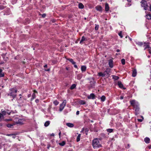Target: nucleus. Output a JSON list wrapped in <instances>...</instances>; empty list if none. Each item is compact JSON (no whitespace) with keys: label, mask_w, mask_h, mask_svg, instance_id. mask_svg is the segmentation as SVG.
Here are the masks:
<instances>
[{"label":"nucleus","mask_w":151,"mask_h":151,"mask_svg":"<svg viewBox=\"0 0 151 151\" xmlns=\"http://www.w3.org/2000/svg\"><path fill=\"white\" fill-rule=\"evenodd\" d=\"M66 102V100H64L62 104H60L59 108V111H62L63 110L64 107L65 106Z\"/></svg>","instance_id":"obj_5"},{"label":"nucleus","mask_w":151,"mask_h":151,"mask_svg":"<svg viewBox=\"0 0 151 151\" xmlns=\"http://www.w3.org/2000/svg\"><path fill=\"white\" fill-rule=\"evenodd\" d=\"M148 50L149 53L151 54V47H150L148 49Z\"/></svg>","instance_id":"obj_43"},{"label":"nucleus","mask_w":151,"mask_h":151,"mask_svg":"<svg viewBox=\"0 0 151 151\" xmlns=\"http://www.w3.org/2000/svg\"><path fill=\"white\" fill-rule=\"evenodd\" d=\"M132 0H127V1L129 2H130Z\"/></svg>","instance_id":"obj_60"},{"label":"nucleus","mask_w":151,"mask_h":151,"mask_svg":"<svg viewBox=\"0 0 151 151\" xmlns=\"http://www.w3.org/2000/svg\"><path fill=\"white\" fill-rule=\"evenodd\" d=\"M88 128H86L85 129V132H86V134L87 135V132H88Z\"/></svg>","instance_id":"obj_41"},{"label":"nucleus","mask_w":151,"mask_h":151,"mask_svg":"<svg viewBox=\"0 0 151 151\" xmlns=\"http://www.w3.org/2000/svg\"><path fill=\"white\" fill-rule=\"evenodd\" d=\"M81 136V134H79L78 135V136L77 137V139H76V141L77 142H78L80 141Z\"/></svg>","instance_id":"obj_25"},{"label":"nucleus","mask_w":151,"mask_h":151,"mask_svg":"<svg viewBox=\"0 0 151 151\" xmlns=\"http://www.w3.org/2000/svg\"><path fill=\"white\" fill-rule=\"evenodd\" d=\"M120 51V50L119 49H117L116 50V52H119Z\"/></svg>","instance_id":"obj_55"},{"label":"nucleus","mask_w":151,"mask_h":151,"mask_svg":"<svg viewBox=\"0 0 151 151\" xmlns=\"http://www.w3.org/2000/svg\"><path fill=\"white\" fill-rule=\"evenodd\" d=\"M12 136H12V138H13V139H14V138H15V137H15V134H14V135H12Z\"/></svg>","instance_id":"obj_50"},{"label":"nucleus","mask_w":151,"mask_h":151,"mask_svg":"<svg viewBox=\"0 0 151 151\" xmlns=\"http://www.w3.org/2000/svg\"><path fill=\"white\" fill-rule=\"evenodd\" d=\"M50 124V121H46L44 124V126L46 127H47Z\"/></svg>","instance_id":"obj_27"},{"label":"nucleus","mask_w":151,"mask_h":151,"mask_svg":"<svg viewBox=\"0 0 151 151\" xmlns=\"http://www.w3.org/2000/svg\"><path fill=\"white\" fill-rule=\"evenodd\" d=\"M51 136H54V133H52L51 135H50Z\"/></svg>","instance_id":"obj_56"},{"label":"nucleus","mask_w":151,"mask_h":151,"mask_svg":"<svg viewBox=\"0 0 151 151\" xmlns=\"http://www.w3.org/2000/svg\"><path fill=\"white\" fill-rule=\"evenodd\" d=\"M118 85L119 86V87L121 88H123L124 89H125V88L123 87V85L122 83V82L121 81H118Z\"/></svg>","instance_id":"obj_8"},{"label":"nucleus","mask_w":151,"mask_h":151,"mask_svg":"<svg viewBox=\"0 0 151 151\" xmlns=\"http://www.w3.org/2000/svg\"><path fill=\"white\" fill-rule=\"evenodd\" d=\"M90 83H91V84H92V83H93V84H94L95 83H96V82L93 81V82H92V81H91Z\"/></svg>","instance_id":"obj_49"},{"label":"nucleus","mask_w":151,"mask_h":151,"mask_svg":"<svg viewBox=\"0 0 151 151\" xmlns=\"http://www.w3.org/2000/svg\"><path fill=\"white\" fill-rule=\"evenodd\" d=\"M101 101L102 102L104 101L106 99V97L104 95L102 96L101 97Z\"/></svg>","instance_id":"obj_19"},{"label":"nucleus","mask_w":151,"mask_h":151,"mask_svg":"<svg viewBox=\"0 0 151 151\" xmlns=\"http://www.w3.org/2000/svg\"><path fill=\"white\" fill-rule=\"evenodd\" d=\"M137 74L136 70L135 69L132 70V76L133 77H135L136 76Z\"/></svg>","instance_id":"obj_12"},{"label":"nucleus","mask_w":151,"mask_h":151,"mask_svg":"<svg viewBox=\"0 0 151 151\" xmlns=\"http://www.w3.org/2000/svg\"><path fill=\"white\" fill-rule=\"evenodd\" d=\"M31 95L30 94H29L28 95V97H29L31 96Z\"/></svg>","instance_id":"obj_63"},{"label":"nucleus","mask_w":151,"mask_h":151,"mask_svg":"<svg viewBox=\"0 0 151 151\" xmlns=\"http://www.w3.org/2000/svg\"><path fill=\"white\" fill-rule=\"evenodd\" d=\"M17 90L16 88H12L9 89V92L8 94V96L12 97L13 99H14L17 96L16 93Z\"/></svg>","instance_id":"obj_3"},{"label":"nucleus","mask_w":151,"mask_h":151,"mask_svg":"<svg viewBox=\"0 0 151 151\" xmlns=\"http://www.w3.org/2000/svg\"><path fill=\"white\" fill-rule=\"evenodd\" d=\"M95 29L96 30H97L99 29V25L98 24H95Z\"/></svg>","instance_id":"obj_36"},{"label":"nucleus","mask_w":151,"mask_h":151,"mask_svg":"<svg viewBox=\"0 0 151 151\" xmlns=\"http://www.w3.org/2000/svg\"><path fill=\"white\" fill-rule=\"evenodd\" d=\"M13 135H14V134H8L6 135L9 136H12Z\"/></svg>","instance_id":"obj_47"},{"label":"nucleus","mask_w":151,"mask_h":151,"mask_svg":"<svg viewBox=\"0 0 151 151\" xmlns=\"http://www.w3.org/2000/svg\"><path fill=\"white\" fill-rule=\"evenodd\" d=\"M22 119H19L18 120V121L16 122V123L17 124H22Z\"/></svg>","instance_id":"obj_33"},{"label":"nucleus","mask_w":151,"mask_h":151,"mask_svg":"<svg viewBox=\"0 0 151 151\" xmlns=\"http://www.w3.org/2000/svg\"><path fill=\"white\" fill-rule=\"evenodd\" d=\"M19 96H20V98H21V96H22V95L21 94H19Z\"/></svg>","instance_id":"obj_59"},{"label":"nucleus","mask_w":151,"mask_h":151,"mask_svg":"<svg viewBox=\"0 0 151 151\" xmlns=\"http://www.w3.org/2000/svg\"><path fill=\"white\" fill-rule=\"evenodd\" d=\"M125 147L127 148H129L130 147V145L129 144H127L125 145Z\"/></svg>","instance_id":"obj_42"},{"label":"nucleus","mask_w":151,"mask_h":151,"mask_svg":"<svg viewBox=\"0 0 151 151\" xmlns=\"http://www.w3.org/2000/svg\"><path fill=\"white\" fill-rule=\"evenodd\" d=\"M15 125L14 124H6V126L8 128H13V126L14 125Z\"/></svg>","instance_id":"obj_17"},{"label":"nucleus","mask_w":151,"mask_h":151,"mask_svg":"<svg viewBox=\"0 0 151 151\" xmlns=\"http://www.w3.org/2000/svg\"><path fill=\"white\" fill-rule=\"evenodd\" d=\"M86 69V67L85 65H82L81 66V69L82 72H85Z\"/></svg>","instance_id":"obj_13"},{"label":"nucleus","mask_w":151,"mask_h":151,"mask_svg":"<svg viewBox=\"0 0 151 151\" xmlns=\"http://www.w3.org/2000/svg\"><path fill=\"white\" fill-rule=\"evenodd\" d=\"M1 112H2V114H3V116H5L6 114L7 113V112L6 111H2V110H1Z\"/></svg>","instance_id":"obj_35"},{"label":"nucleus","mask_w":151,"mask_h":151,"mask_svg":"<svg viewBox=\"0 0 151 151\" xmlns=\"http://www.w3.org/2000/svg\"><path fill=\"white\" fill-rule=\"evenodd\" d=\"M150 140L149 138L147 137H146L144 139V141L147 143H150Z\"/></svg>","instance_id":"obj_16"},{"label":"nucleus","mask_w":151,"mask_h":151,"mask_svg":"<svg viewBox=\"0 0 151 151\" xmlns=\"http://www.w3.org/2000/svg\"><path fill=\"white\" fill-rule=\"evenodd\" d=\"M44 68H47V65H45L44 66Z\"/></svg>","instance_id":"obj_58"},{"label":"nucleus","mask_w":151,"mask_h":151,"mask_svg":"<svg viewBox=\"0 0 151 151\" xmlns=\"http://www.w3.org/2000/svg\"><path fill=\"white\" fill-rule=\"evenodd\" d=\"M82 77V75L80 74H79L77 75V79L79 80L81 79Z\"/></svg>","instance_id":"obj_29"},{"label":"nucleus","mask_w":151,"mask_h":151,"mask_svg":"<svg viewBox=\"0 0 151 151\" xmlns=\"http://www.w3.org/2000/svg\"><path fill=\"white\" fill-rule=\"evenodd\" d=\"M50 147V145H48L47 147V149H49Z\"/></svg>","instance_id":"obj_57"},{"label":"nucleus","mask_w":151,"mask_h":151,"mask_svg":"<svg viewBox=\"0 0 151 151\" xmlns=\"http://www.w3.org/2000/svg\"><path fill=\"white\" fill-rule=\"evenodd\" d=\"M118 35L120 36L121 38H122L123 37V36L122 35V33L121 31L118 33Z\"/></svg>","instance_id":"obj_39"},{"label":"nucleus","mask_w":151,"mask_h":151,"mask_svg":"<svg viewBox=\"0 0 151 151\" xmlns=\"http://www.w3.org/2000/svg\"><path fill=\"white\" fill-rule=\"evenodd\" d=\"M65 69H66L67 70H68V68L67 67H66L65 68Z\"/></svg>","instance_id":"obj_62"},{"label":"nucleus","mask_w":151,"mask_h":151,"mask_svg":"<svg viewBox=\"0 0 151 151\" xmlns=\"http://www.w3.org/2000/svg\"><path fill=\"white\" fill-rule=\"evenodd\" d=\"M61 132H60L59 133V138H60V135H61Z\"/></svg>","instance_id":"obj_54"},{"label":"nucleus","mask_w":151,"mask_h":151,"mask_svg":"<svg viewBox=\"0 0 151 151\" xmlns=\"http://www.w3.org/2000/svg\"><path fill=\"white\" fill-rule=\"evenodd\" d=\"M5 7L3 5H0V9L2 10L4 9L5 8Z\"/></svg>","instance_id":"obj_38"},{"label":"nucleus","mask_w":151,"mask_h":151,"mask_svg":"<svg viewBox=\"0 0 151 151\" xmlns=\"http://www.w3.org/2000/svg\"><path fill=\"white\" fill-rule=\"evenodd\" d=\"M140 3L141 4V6L144 7L145 10H146L148 6L147 2L145 1H142Z\"/></svg>","instance_id":"obj_6"},{"label":"nucleus","mask_w":151,"mask_h":151,"mask_svg":"<svg viewBox=\"0 0 151 151\" xmlns=\"http://www.w3.org/2000/svg\"><path fill=\"white\" fill-rule=\"evenodd\" d=\"M36 96L35 94V93H33L32 94V98L31 99V101H33L34 99L36 98Z\"/></svg>","instance_id":"obj_23"},{"label":"nucleus","mask_w":151,"mask_h":151,"mask_svg":"<svg viewBox=\"0 0 151 151\" xmlns=\"http://www.w3.org/2000/svg\"><path fill=\"white\" fill-rule=\"evenodd\" d=\"M124 98V97L122 96H121L120 97V99L121 100L123 99Z\"/></svg>","instance_id":"obj_52"},{"label":"nucleus","mask_w":151,"mask_h":151,"mask_svg":"<svg viewBox=\"0 0 151 151\" xmlns=\"http://www.w3.org/2000/svg\"><path fill=\"white\" fill-rule=\"evenodd\" d=\"M4 118V116H3V114L0 113V121H1Z\"/></svg>","instance_id":"obj_32"},{"label":"nucleus","mask_w":151,"mask_h":151,"mask_svg":"<svg viewBox=\"0 0 151 151\" xmlns=\"http://www.w3.org/2000/svg\"><path fill=\"white\" fill-rule=\"evenodd\" d=\"M112 78L115 80H118L119 78V77L115 75H112Z\"/></svg>","instance_id":"obj_24"},{"label":"nucleus","mask_w":151,"mask_h":151,"mask_svg":"<svg viewBox=\"0 0 151 151\" xmlns=\"http://www.w3.org/2000/svg\"><path fill=\"white\" fill-rule=\"evenodd\" d=\"M66 125L70 128L73 127L74 126V125L73 124L70 123H67L66 124Z\"/></svg>","instance_id":"obj_14"},{"label":"nucleus","mask_w":151,"mask_h":151,"mask_svg":"<svg viewBox=\"0 0 151 151\" xmlns=\"http://www.w3.org/2000/svg\"><path fill=\"white\" fill-rule=\"evenodd\" d=\"M65 143L66 142L65 141H63L62 142L59 143V144L60 146H63L65 144Z\"/></svg>","instance_id":"obj_26"},{"label":"nucleus","mask_w":151,"mask_h":151,"mask_svg":"<svg viewBox=\"0 0 151 151\" xmlns=\"http://www.w3.org/2000/svg\"><path fill=\"white\" fill-rule=\"evenodd\" d=\"M137 121L139 122H142V119H137Z\"/></svg>","instance_id":"obj_45"},{"label":"nucleus","mask_w":151,"mask_h":151,"mask_svg":"<svg viewBox=\"0 0 151 151\" xmlns=\"http://www.w3.org/2000/svg\"><path fill=\"white\" fill-rule=\"evenodd\" d=\"M46 16V14H43L42 15V17L43 18H45Z\"/></svg>","instance_id":"obj_44"},{"label":"nucleus","mask_w":151,"mask_h":151,"mask_svg":"<svg viewBox=\"0 0 151 151\" xmlns=\"http://www.w3.org/2000/svg\"><path fill=\"white\" fill-rule=\"evenodd\" d=\"M33 92H34L33 93H35H35H37V91L35 90H33Z\"/></svg>","instance_id":"obj_51"},{"label":"nucleus","mask_w":151,"mask_h":151,"mask_svg":"<svg viewBox=\"0 0 151 151\" xmlns=\"http://www.w3.org/2000/svg\"><path fill=\"white\" fill-rule=\"evenodd\" d=\"M79 114V111H77L76 113V115H78Z\"/></svg>","instance_id":"obj_53"},{"label":"nucleus","mask_w":151,"mask_h":151,"mask_svg":"<svg viewBox=\"0 0 151 151\" xmlns=\"http://www.w3.org/2000/svg\"><path fill=\"white\" fill-rule=\"evenodd\" d=\"M121 63L123 65H124L125 63V60L124 59H122L121 60Z\"/></svg>","instance_id":"obj_34"},{"label":"nucleus","mask_w":151,"mask_h":151,"mask_svg":"<svg viewBox=\"0 0 151 151\" xmlns=\"http://www.w3.org/2000/svg\"><path fill=\"white\" fill-rule=\"evenodd\" d=\"M74 65V67L76 68H78V66H77L76 64H73Z\"/></svg>","instance_id":"obj_48"},{"label":"nucleus","mask_w":151,"mask_h":151,"mask_svg":"<svg viewBox=\"0 0 151 151\" xmlns=\"http://www.w3.org/2000/svg\"><path fill=\"white\" fill-rule=\"evenodd\" d=\"M92 146L94 149H96L102 147L101 145L100 144L98 138H95L92 141Z\"/></svg>","instance_id":"obj_2"},{"label":"nucleus","mask_w":151,"mask_h":151,"mask_svg":"<svg viewBox=\"0 0 151 151\" xmlns=\"http://www.w3.org/2000/svg\"><path fill=\"white\" fill-rule=\"evenodd\" d=\"M2 70L1 69H0V73H1L2 72Z\"/></svg>","instance_id":"obj_61"},{"label":"nucleus","mask_w":151,"mask_h":151,"mask_svg":"<svg viewBox=\"0 0 151 151\" xmlns=\"http://www.w3.org/2000/svg\"><path fill=\"white\" fill-rule=\"evenodd\" d=\"M150 11H151V5L150 6Z\"/></svg>","instance_id":"obj_64"},{"label":"nucleus","mask_w":151,"mask_h":151,"mask_svg":"<svg viewBox=\"0 0 151 151\" xmlns=\"http://www.w3.org/2000/svg\"><path fill=\"white\" fill-rule=\"evenodd\" d=\"M130 105L134 107L135 111V114L137 115L139 114L140 108L139 104L138 102L135 100H132L130 101Z\"/></svg>","instance_id":"obj_1"},{"label":"nucleus","mask_w":151,"mask_h":151,"mask_svg":"<svg viewBox=\"0 0 151 151\" xmlns=\"http://www.w3.org/2000/svg\"><path fill=\"white\" fill-rule=\"evenodd\" d=\"M84 7V6L81 3H80L78 4V8L79 9H83Z\"/></svg>","instance_id":"obj_20"},{"label":"nucleus","mask_w":151,"mask_h":151,"mask_svg":"<svg viewBox=\"0 0 151 151\" xmlns=\"http://www.w3.org/2000/svg\"><path fill=\"white\" fill-rule=\"evenodd\" d=\"M67 60L70 62L72 64H76V63L73 61V59L68 58Z\"/></svg>","instance_id":"obj_18"},{"label":"nucleus","mask_w":151,"mask_h":151,"mask_svg":"<svg viewBox=\"0 0 151 151\" xmlns=\"http://www.w3.org/2000/svg\"><path fill=\"white\" fill-rule=\"evenodd\" d=\"M137 44L139 46H142V45H143V43L142 42H138L137 43Z\"/></svg>","instance_id":"obj_37"},{"label":"nucleus","mask_w":151,"mask_h":151,"mask_svg":"<svg viewBox=\"0 0 151 151\" xmlns=\"http://www.w3.org/2000/svg\"><path fill=\"white\" fill-rule=\"evenodd\" d=\"M35 102L36 103H38L39 102V100L38 99H36L35 100Z\"/></svg>","instance_id":"obj_46"},{"label":"nucleus","mask_w":151,"mask_h":151,"mask_svg":"<svg viewBox=\"0 0 151 151\" xmlns=\"http://www.w3.org/2000/svg\"><path fill=\"white\" fill-rule=\"evenodd\" d=\"M4 76V74L3 73H0V77H3Z\"/></svg>","instance_id":"obj_40"},{"label":"nucleus","mask_w":151,"mask_h":151,"mask_svg":"<svg viewBox=\"0 0 151 151\" xmlns=\"http://www.w3.org/2000/svg\"><path fill=\"white\" fill-rule=\"evenodd\" d=\"M53 103L55 106H57L59 104V102L57 100H55L54 101Z\"/></svg>","instance_id":"obj_31"},{"label":"nucleus","mask_w":151,"mask_h":151,"mask_svg":"<svg viewBox=\"0 0 151 151\" xmlns=\"http://www.w3.org/2000/svg\"><path fill=\"white\" fill-rule=\"evenodd\" d=\"M105 11L106 12L108 11L109 10V4L107 3H106L105 4Z\"/></svg>","instance_id":"obj_15"},{"label":"nucleus","mask_w":151,"mask_h":151,"mask_svg":"<svg viewBox=\"0 0 151 151\" xmlns=\"http://www.w3.org/2000/svg\"><path fill=\"white\" fill-rule=\"evenodd\" d=\"M109 67L111 68H113V60L112 59H110L109 60Z\"/></svg>","instance_id":"obj_9"},{"label":"nucleus","mask_w":151,"mask_h":151,"mask_svg":"<svg viewBox=\"0 0 151 151\" xmlns=\"http://www.w3.org/2000/svg\"><path fill=\"white\" fill-rule=\"evenodd\" d=\"M79 103L81 105H84L86 104V101L83 100H81L79 101Z\"/></svg>","instance_id":"obj_21"},{"label":"nucleus","mask_w":151,"mask_h":151,"mask_svg":"<svg viewBox=\"0 0 151 151\" xmlns=\"http://www.w3.org/2000/svg\"><path fill=\"white\" fill-rule=\"evenodd\" d=\"M107 132L109 133H111L113 132V129H106Z\"/></svg>","instance_id":"obj_30"},{"label":"nucleus","mask_w":151,"mask_h":151,"mask_svg":"<svg viewBox=\"0 0 151 151\" xmlns=\"http://www.w3.org/2000/svg\"><path fill=\"white\" fill-rule=\"evenodd\" d=\"M111 71V69L107 68L106 70L104 72H100L98 73V76H101L103 77H104L106 76H109L110 75V73Z\"/></svg>","instance_id":"obj_4"},{"label":"nucleus","mask_w":151,"mask_h":151,"mask_svg":"<svg viewBox=\"0 0 151 151\" xmlns=\"http://www.w3.org/2000/svg\"><path fill=\"white\" fill-rule=\"evenodd\" d=\"M96 98V96L93 93H91L87 96L88 99H94Z\"/></svg>","instance_id":"obj_7"},{"label":"nucleus","mask_w":151,"mask_h":151,"mask_svg":"<svg viewBox=\"0 0 151 151\" xmlns=\"http://www.w3.org/2000/svg\"><path fill=\"white\" fill-rule=\"evenodd\" d=\"M86 38L84 36H83L81 38V40L80 42V43L82 44L83 42L86 40Z\"/></svg>","instance_id":"obj_22"},{"label":"nucleus","mask_w":151,"mask_h":151,"mask_svg":"<svg viewBox=\"0 0 151 151\" xmlns=\"http://www.w3.org/2000/svg\"><path fill=\"white\" fill-rule=\"evenodd\" d=\"M95 9L98 11L101 12L102 11V7L100 5H98L95 7Z\"/></svg>","instance_id":"obj_10"},{"label":"nucleus","mask_w":151,"mask_h":151,"mask_svg":"<svg viewBox=\"0 0 151 151\" xmlns=\"http://www.w3.org/2000/svg\"><path fill=\"white\" fill-rule=\"evenodd\" d=\"M76 86V85L75 84H72L70 88L71 90L75 88Z\"/></svg>","instance_id":"obj_28"},{"label":"nucleus","mask_w":151,"mask_h":151,"mask_svg":"<svg viewBox=\"0 0 151 151\" xmlns=\"http://www.w3.org/2000/svg\"><path fill=\"white\" fill-rule=\"evenodd\" d=\"M144 46L145 47V48L144 49V50H145L147 48L149 49L150 48V46L148 45V43L145 42L144 43Z\"/></svg>","instance_id":"obj_11"}]
</instances>
